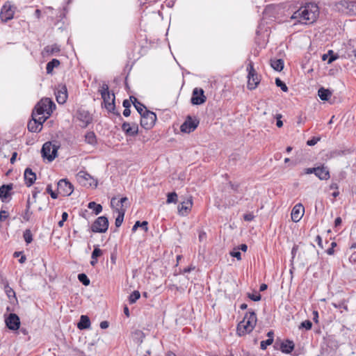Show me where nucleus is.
I'll list each match as a JSON object with an SVG mask.
<instances>
[{
    "label": "nucleus",
    "instance_id": "f257e3e1",
    "mask_svg": "<svg viewBox=\"0 0 356 356\" xmlns=\"http://www.w3.org/2000/svg\"><path fill=\"white\" fill-rule=\"evenodd\" d=\"M319 8L316 3H309L300 7L293 13L291 19H297L300 24H312L318 18Z\"/></svg>",
    "mask_w": 356,
    "mask_h": 356
},
{
    "label": "nucleus",
    "instance_id": "f03ea898",
    "mask_svg": "<svg viewBox=\"0 0 356 356\" xmlns=\"http://www.w3.org/2000/svg\"><path fill=\"white\" fill-rule=\"evenodd\" d=\"M56 108V104L49 98L42 99L35 106L33 115L39 117L38 120L46 121Z\"/></svg>",
    "mask_w": 356,
    "mask_h": 356
},
{
    "label": "nucleus",
    "instance_id": "7ed1b4c3",
    "mask_svg": "<svg viewBox=\"0 0 356 356\" xmlns=\"http://www.w3.org/2000/svg\"><path fill=\"white\" fill-rule=\"evenodd\" d=\"M257 321V315L254 312L247 313L243 320L238 324L237 334L243 336L252 332L256 325Z\"/></svg>",
    "mask_w": 356,
    "mask_h": 356
},
{
    "label": "nucleus",
    "instance_id": "20e7f679",
    "mask_svg": "<svg viewBox=\"0 0 356 356\" xmlns=\"http://www.w3.org/2000/svg\"><path fill=\"white\" fill-rule=\"evenodd\" d=\"M99 92L106 109L109 112L113 111L115 108V95L109 92L108 85L103 83L100 87Z\"/></svg>",
    "mask_w": 356,
    "mask_h": 356
},
{
    "label": "nucleus",
    "instance_id": "39448f33",
    "mask_svg": "<svg viewBox=\"0 0 356 356\" xmlns=\"http://www.w3.org/2000/svg\"><path fill=\"white\" fill-rule=\"evenodd\" d=\"M58 149V146L55 143L47 142L42 147V156L51 162L57 156Z\"/></svg>",
    "mask_w": 356,
    "mask_h": 356
},
{
    "label": "nucleus",
    "instance_id": "423d86ee",
    "mask_svg": "<svg viewBox=\"0 0 356 356\" xmlns=\"http://www.w3.org/2000/svg\"><path fill=\"white\" fill-rule=\"evenodd\" d=\"M156 120V115L154 112L145 110L140 116V125L145 129H149L154 125Z\"/></svg>",
    "mask_w": 356,
    "mask_h": 356
},
{
    "label": "nucleus",
    "instance_id": "0eeeda50",
    "mask_svg": "<svg viewBox=\"0 0 356 356\" xmlns=\"http://www.w3.org/2000/svg\"><path fill=\"white\" fill-rule=\"evenodd\" d=\"M76 179L84 186L96 187L97 186V181L86 171L81 170L76 175Z\"/></svg>",
    "mask_w": 356,
    "mask_h": 356
},
{
    "label": "nucleus",
    "instance_id": "6e6552de",
    "mask_svg": "<svg viewBox=\"0 0 356 356\" xmlns=\"http://www.w3.org/2000/svg\"><path fill=\"white\" fill-rule=\"evenodd\" d=\"M108 227V220L105 216L98 217L91 226V230L95 233H104Z\"/></svg>",
    "mask_w": 356,
    "mask_h": 356
},
{
    "label": "nucleus",
    "instance_id": "1a4fd4ad",
    "mask_svg": "<svg viewBox=\"0 0 356 356\" xmlns=\"http://www.w3.org/2000/svg\"><path fill=\"white\" fill-rule=\"evenodd\" d=\"M247 70L248 71V88L250 90L255 89L259 83L260 79L256 73L252 63L248 65Z\"/></svg>",
    "mask_w": 356,
    "mask_h": 356
},
{
    "label": "nucleus",
    "instance_id": "9d476101",
    "mask_svg": "<svg viewBox=\"0 0 356 356\" xmlns=\"http://www.w3.org/2000/svg\"><path fill=\"white\" fill-rule=\"evenodd\" d=\"M198 124L199 121L197 119L188 116L185 122L181 125L180 130L183 133L189 134L197 128Z\"/></svg>",
    "mask_w": 356,
    "mask_h": 356
},
{
    "label": "nucleus",
    "instance_id": "9b49d317",
    "mask_svg": "<svg viewBox=\"0 0 356 356\" xmlns=\"http://www.w3.org/2000/svg\"><path fill=\"white\" fill-rule=\"evenodd\" d=\"M206 97L203 89L195 88L193 90L191 103L193 105H200L206 102Z\"/></svg>",
    "mask_w": 356,
    "mask_h": 356
},
{
    "label": "nucleus",
    "instance_id": "f8f14e48",
    "mask_svg": "<svg viewBox=\"0 0 356 356\" xmlns=\"http://www.w3.org/2000/svg\"><path fill=\"white\" fill-rule=\"evenodd\" d=\"M55 95L57 102L63 104L66 102L67 99V89L65 85L60 84L55 90Z\"/></svg>",
    "mask_w": 356,
    "mask_h": 356
},
{
    "label": "nucleus",
    "instance_id": "ddd939ff",
    "mask_svg": "<svg viewBox=\"0 0 356 356\" xmlns=\"http://www.w3.org/2000/svg\"><path fill=\"white\" fill-rule=\"evenodd\" d=\"M57 185L58 193L63 196H68L73 192L72 185L66 179H60Z\"/></svg>",
    "mask_w": 356,
    "mask_h": 356
},
{
    "label": "nucleus",
    "instance_id": "4468645a",
    "mask_svg": "<svg viewBox=\"0 0 356 356\" xmlns=\"http://www.w3.org/2000/svg\"><path fill=\"white\" fill-rule=\"evenodd\" d=\"M14 8L11 6L9 3H5L1 10L0 17L2 21L8 22L13 18L14 16Z\"/></svg>",
    "mask_w": 356,
    "mask_h": 356
},
{
    "label": "nucleus",
    "instance_id": "2eb2a0df",
    "mask_svg": "<svg viewBox=\"0 0 356 356\" xmlns=\"http://www.w3.org/2000/svg\"><path fill=\"white\" fill-rule=\"evenodd\" d=\"M339 5L343 8L346 13L356 16V1L353 0H341Z\"/></svg>",
    "mask_w": 356,
    "mask_h": 356
},
{
    "label": "nucleus",
    "instance_id": "dca6fc26",
    "mask_svg": "<svg viewBox=\"0 0 356 356\" xmlns=\"http://www.w3.org/2000/svg\"><path fill=\"white\" fill-rule=\"evenodd\" d=\"M7 327L12 330L19 329L20 325V320L19 316L15 314H10L5 320Z\"/></svg>",
    "mask_w": 356,
    "mask_h": 356
},
{
    "label": "nucleus",
    "instance_id": "f3484780",
    "mask_svg": "<svg viewBox=\"0 0 356 356\" xmlns=\"http://www.w3.org/2000/svg\"><path fill=\"white\" fill-rule=\"evenodd\" d=\"M39 118V117L32 115V120L29 121L27 125L29 131L36 133L42 130V124L44 121L38 120Z\"/></svg>",
    "mask_w": 356,
    "mask_h": 356
},
{
    "label": "nucleus",
    "instance_id": "a211bd4d",
    "mask_svg": "<svg viewBox=\"0 0 356 356\" xmlns=\"http://www.w3.org/2000/svg\"><path fill=\"white\" fill-rule=\"evenodd\" d=\"M305 213V208L301 204H296L291 211V220L295 222H299L302 218Z\"/></svg>",
    "mask_w": 356,
    "mask_h": 356
},
{
    "label": "nucleus",
    "instance_id": "6ab92c4d",
    "mask_svg": "<svg viewBox=\"0 0 356 356\" xmlns=\"http://www.w3.org/2000/svg\"><path fill=\"white\" fill-rule=\"evenodd\" d=\"M347 152V150H343L340 149H332L325 153L323 159L325 161H327L329 160L342 156L345 155Z\"/></svg>",
    "mask_w": 356,
    "mask_h": 356
},
{
    "label": "nucleus",
    "instance_id": "aec40b11",
    "mask_svg": "<svg viewBox=\"0 0 356 356\" xmlns=\"http://www.w3.org/2000/svg\"><path fill=\"white\" fill-rule=\"evenodd\" d=\"M122 131L128 136H134L138 134V127L137 124L124 122L122 125Z\"/></svg>",
    "mask_w": 356,
    "mask_h": 356
},
{
    "label": "nucleus",
    "instance_id": "412c9836",
    "mask_svg": "<svg viewBox=\"0 0 356 356\" xmlns=\"http://www.w3.org/2000/svg\"><path fill=\"white\" fill-rule=\"evenodd\" d=\"M193 205V202L191 198H188L186 200L182 202L178 206V213L181 216H186L188 212L191 211Z\"/></svg>",
    "mask_w": 356,
    "mask_h": 356
},
{
    "label": "nucleus",
    "instance_id": "4be33fe9",
    "mask_svg": "<svg viewBox=\"0 0 356 356\" xmlns=\"http://www.w3.org/2000/svg\"><path fill=\"white\" fill-rule=\"evenodd\" d=\"M315 175L321 180H327L330 177L328 168L324 165L316 167Z\"/></svg>",
    "mask_w": 356,
    "mask_h": 356
},
{
    "label": "nucleus",
    "instance_id": "5701e85b",
    "mask_svg": "<svg viewBox=\"0 0 356 356\" xmlns=\"http://www.w3.org/2000/svg\"><path fill=\"white\" fill-rule=\"evenodd\" d=\"M60 51V47L58 44L46 46L42 51L44 56L56 55Z\"/></svg>",
    "mask_w": 356,
    "mask_h": 356
},
{
    "label": "nucleus",
    "instance_id": "b1692460",
    "mask_svg": "<svg viewBox=\"0 0 356 356\" xmlns=\"http://www.w3.org/2000/svg\"><path fill=\"white\" fill-rule=\"evenodd\" d=\"M25 179V184L27 186H31L36 179L35 174L32 171L31 168H26L24 173Z\"/></svg>",
    "mask_w": 356,
    "mask_h": 356
},
{
    "label": "nucleus",
    "instance_id": "393cba45",
    "mask_svg": "<svg viewBox=\"0 0 356 356\" xmlns=\"http://www.w3.org/2000/svg\"><path fill=\"white\" fill-rule=\"evenodd\" d=\"M78 118L83 122L84 126H87L92 122V117L88 111L80 110L78 113Z\"/></svg>",
    "mask_w": 356,
    "mask_h": 356
},
{
    "label": "nucleus",
    "instance_id": "a878e982",
    "mask_svg": "<svg viewBox=\"0 0 356 356\" xmlns=\"http://www.w3.org/2000/svg\"><path fill=\"white\" fill-rule=\"evenodd\" d=\"M318 95L321 100L327 101L332 95V91L321 87L318 90Z\"/></svg>",
    "mask_w": 356,
    "mask_h": 356
},
{
    "label": "nucleus",
    "instance_id": "bb28decb",
    "mask_svg": "<svg viewBox=\"0 0 356 356\" xmlns=\"http://www.w3.org/2000/svg\"><path fill=\"white\" fill-rule=\"evenodd\" d=\"M294 348V343L292 341L286 340L281 343L280 349L282 353H290Z\"/></svg>",
    "mask_w": 356,
    "mask_h": 356
},
{
    "label": "nucleus",
    "instance_id": "cd10ccee",
    "mask_svg": "<svg viewBox=\"0 0 356 356\" xmlns=\"http://www.w3.org/2000/svg\"><path fill=\"white\" fill-rule=\"evenodd\" d=\"M90 326V318L85 315H82L80 318V321L78 323L77 327L80 330H85L89 328Z\"/></svg>",
    "mask_w": 356,
    "mask_h": 356
},
{
    "label": "nucleus",
    "instance_id": "c85d7f7f",
    "mask_svg": "<svg viewBox=\"0 0 356 356\" xmlns=\"http://www.w3.org/2000/svg\"><path fill=\"white\" fill-rule=\"evenodd\" d=\"M130 99L133 103L134 107L140 114V117L144 113L145 110H147L146 107L141 104L135 97H130Z\"/></svg>",
    "mask_w": 356,
    "mask_h": 356
},
{
    "label": "nucleus",
    "instance_id": "c756f323",
    "mask_svg": "<svg viewBox=\"0 0 356 356\" xmlns=\"http://www.w3.org/2000/svg\"><path fill=\"white\" fill-rule=\"evenodd\" d=\"M126 209L124 208H117L118 216L115 218V225L119 227L122 224Z\"/></svg>",
    "mask_w": 356,
    "mask_h": 356
},
{
    "label": "nucleus",
    "instance_id": "7c9ffc66",
    "mask_svg": "<svg viewBox=\"0 0 356 356\" xmlns=\"http://www.w3.org/2000/svg\"><path fill=\"white\" fill-rule=\"evenodd\" d=\"M270 65L275 70H276L277 72H280L284 68V60L281 58L271 59L270 60Z\"/></svg>",
    "mask_w": 356,
    "mask_h": 356
},
{
    "label": "nucleus",
    "instance_id": "2f4dec72",
    "mask_svg": "<svg viewBox=\"0 0 356 356\" xmlns=\"http://www.w3.org/2000/svg\"><path fill=\"white\" fill-rule=\"evenodd\" d=\"M12 188V185H3L0 186V197L7 198Z\"/></svg>",
    "mask_w": 356,
    "mask_h": 356
},
{
    "label": "nucleus",
    "instance_id": "473e14b6",
    "mask_svg": "<svg viewBox=\"0 0 356 356\" xmlns=\"http://www.w3.org/2000/svg\"><path fill=\"white\" fill-rule=\"evenodd\" d=\"M60 65L58 59H53L47 64L46 70L47 74H51L55 67Z\"/></svg>",
    "mask_w": 356,
    "mask_h": 356
},
{
    "label": "nucleus",
    "instance_id": "72a5a7b5",
    "mask_svg": "<svg viewBox=\"0 0 356 356\" xmlns=\"http://www.w3.org/2000/svg\"><path fill=\"white\" fill-rule=\"evenodd\" d=\"M347 303L348 300L343 299L339 302H332V305L336 309H343L347 312L348 311Z\"/></svg>",
    "mask_w": 356,
    "mask_h": 356
},
{
    "label": "nucleus",
    "instance_id": "f704fd0d",
    "mask_svg": "<svg viewBox=\"0 0 356 356\" xmlns=\"http://www.w3.org/2000/svg\"><path fill=\"white\" fill-rule=\"evenodd\" d=\"M85 141L90 145H95L97 143L95 133L92 131L87 132L85 135Z\"/></svg>",
    "mask_w": 356,
    "mask_h": 356
},
{
    "label": "nucleus",
    "instance_id": "c9c22d12",
    "mask_svg": "<svg viewBox=\"0 0 356 356\" xmlns=\"http://www.w3.org/2000/svg\"><path fill=\"white\" fill-rule=\"evenodd\" d=\"M88 207L92 209L96 215L100 213L102 211V207L99 204H97L95 202H90L88 203Z\"/></svg>",
    "mask_w": 356,
    "mask_h": 356
},
{
    "label": "nucleus",
    "instance_id": "e433bc0d",
    "mask_svg": "<svg viewBox=\"0 0 356 356\" xmlns=\"http://www.w3.org/2000/svg\"><path fill=\"white\" fill-rule=\"evenodd\" d=\"M30 208H31V204H30V201L29 199L27 201L26 210L22 215V218H23L24 220L26 222H28L30 220L31 216L32 215V212L30 211Z\"/></svg>",
    "mask_w": 356,
    "mask_h": 356
},
{
    "label": "nucleus",
    "instance_id": "4c0bfd02",
    "mask_svg": "<svg viewBox=\"0 0 356 356\" xmlns=\"http://www.w3.org/2000/svg\"><path fill=\"white\" fill-rule=\"evenodd\" d=\"M138 227H142L143 229L145 232H147L148 230L147 222V221H143L142 222H140V221H136V223L134 224V225L132 227V231L133 232H136V230Z\"/></svg>",
    "mask_w": 356,
    "mask_h": 356
},
{
    "label": "nucleus",
    "instance_id": "58836bf2",
    "mask_svg": "<svg viewBox=\"0 0 356 356\" xmlns=\"http://www.w3.org/2000/svg\"><path fill=\"white\" fill-rule=\"evenodd\" d=\"M140 292L138 291H134L129 296V301L131 304L135 303L140 298Z\"/></svg>",
    "mask_w": 356,
    "mask_h": 356
},
{
    "label": "nucleus",
    "instance_id": "ea45409f",
    "mask_svg": "<svg viewBox=\"0 0 356 356\" xmlns=\"http://www.w3.org/2000/svg\"><path fill=\"white\" fill-rule=\"evenodd\" d=\"M23 237L27 244H29L33 241V235L30 229H26L24 232Z\"/></svg>",
    "mask_w": 356,
    "mask_h": 356
},
{
    "label": "nucleus",
    "instance_id": "a19ab883",
    "mask_svg": "<svg viewBox=\"0 0 356 356\" xmlns=\"http://www.w3.org/2000/svg\"><path fill=\"white\" fill-rule=\"evenodd\" d=\"M78 279L85 286H88L90 284V280L84 273L79 274Z\"/></svg>",
    "mask_w": 356,
    "mask_h": 356
},
{
    "label": "nucleus",
    "instance_id": "79ce46f5",
    "mask_svg": "<svg viewBox=\"0 0 356 356\" xmlns=\"http://www.w3.org/2000/svg\"><path fill=\"white\" fill-rule=\"evenodd\" d=\"M177 200V195L175 192L170 193L168 194L166 202L168 204L176 203Z\"/></svg>",
    "mask_w": 356,
    "mask_h": 356
},
{
    "label": "nucleus",
    "instance_id": "37998d69",
    "mask_svg": "<svg viewBox=\"0 0 356 356\" xmlns=\"http://www.w3.org/2000/svg\"><path fill=\"white\" fill-rule=\"evenodd\" d=\"M275 84L277 87H280L284 92L288 91V87L279 78L275 79Z\"/></svg>",
    "mask_w": 356,
    "mask_h": 356
},
{
    "label": "nucleus",
    "instance_id": "c03bdc74",
    "mask_svg": "<svg viewBox=\"0 0 356 356\" xmlns=\"http://www.w3.org/2000/svg\"><path fill=\"white\" fill-rule=\"evenodd\" d=\"M102 254V250L99 248L98 245L95 246L94 250L92 252L91 259H97Z\"/></svg>",
    "mask_w": 356,
    "mask_h": 356
},
{
    "label": "nucleus",
    "instance_id": "a18cd8bd",
    "mask_svg": "<svg viewBox=\"0 0 356 356\" xmlns=\"http://www.w3.org/2000/svg\"><path fill=\"white\" fill-rule=\"evenodd\" d=\"M273 339H268L266 340L261 341V344H260L261 349L266 350L267 346L271 345L273 343Z\"/></svg>",
    "mask_w": 356,
    "mask_h": 356
},
{
    "label": "nucleus",
    "instance_id": "49530a36",
    "mask_svg": "<svg viewBox=\"0 0 356 356\" xmlns=\"http://www.w3.org/2000/svg\"><path fill=\"white\" fill-rule=\"evenodd\" d=\"M230 255L233 257L237 259V260H241V254L239 252L238 248H234L232 252H230Z\"/></svg>",
    "mask_w": 356,
    "mask_h": 356
},
{
    "label": "nucleus",
    "instance_id": "de8ad7c7",
    "mask_svg": "<svg viewBox=\"0 0 356 356\" xmlns=\"http://www.w3.org/2000/svg\"><path fill=\"white\" fill-rule=\"evenodd\" d=\"M312 323L309 320H306L302 321L300 325V328H305L307 330H309L312 328Z\"/></svg>",
    "mask_w": 356,
    "mask_h": 356
},
{
    "label": "nucleus",
    "instance_id": "09e8293b",
    "mask_svg": "<svg viewBox=\"0 0 356 356\" xmlns=\"http://www.w3.org/2000/svg\"><path fill=\"white\" fill-rule=\"evenodd\" d=\"M47 192L51 195V198L56 199L58 197V194L51 189V184L47 185Z\"/></svg>",
    "mask_w": 356,
    "mask_h": 356
},
{
    "label": "nucleus",
    "instance_id": "8fccbe9b",
    "mask_svg": "<svg viewBox=\"0 0 356 356\" xmlns=\"http://www.w3.org/2000/svg\"><path fill=\"white\" fill-rule=\"evenodd\" d=\"M248 298L253 301H259L261 300V295L258 293H248Z\"/></svg>",
    "mask_w": 356,
    "mask_h": 356
},
{
    "label": "nucleus",
    "instance_id": "3c124183",
    "mask_svg": "<svg viewBox=\"0 0 356 356\" xmlns=\"http://www.w3.org/2000/svg\"><path fill=\"white\" fill-rule=\"evenodd\" d=\"M5 291H6V293L7 296H8V298H11V297H15V291L10 286H6L5 287Z\"/></svg>",
    "mask_w": 356,
    "mask_h": 356
},
{
    "label": "nucleus",
    "instance_id": "603ef678",
    "mask_svg": "<svg viewBox=\"0 0 356 356\" xmlns=\"http://www.w3.org/2000/svg\"><path fill=\"white\" fill-rule=\"evenodd\" d=\"M320 140L319 137H313L310 140H308L307 142V145L309 146H313L316 145Z\"/></svg>",
    "mask_w": 356,
    "mask_h": 356
},
{
    "label": "nucleus",
    "instance_id": "864d4df0",
    "mask_svg": "<svg viewBox=\"0 0 356 356\" xmlns=\"http://www.w3.org/2000/svg\"><path fill=\"white\" fill-rule=\"evenodd\" d=\"M337 246V243L336 242H332L331 243V246L330 248H329L327 250H326V252L327 254L329 255H332L334 254V248Z\"/></svg>",
    "mask_w": 356,
    "mask_h": 356
},
{
    "label": "nucleus",
    "instance_id": "5fc2aeb1",
    "mask_svg": "<svg viewBox=\"0 0 356 356\" xmlns=\"http://www.w3.org/2000/svg\"><path fill=\"white\" fill-rule=\"evenodd\" d=\"M8 217V213L4 210L0 211V221H4Z\"/></svg>",
    "mask_w": 356,
    "mask_h": 356
},
{
    "label": "nucleus",
    "instance_id": "6e6d98bb",
    "mask_svg": "<svg viewBox=\"0 0 356 356\" xmlns=\"http://www.w3.org/2000/svg\"><path fill=\"white\" fill-rule=\"evenodd\" d=\"M281 118H282V115L281 114H277L276 115V119H277L276 125L278 127H282L283 126V122L281 120Z\"/></svg>",
    "mask_w": 356,
    "mask_h": 356
},
{
    "label": "nucleus",
    "instance_id": "4d7b16f0",
    "mask_svg": "<svg viewBox=\"0 0 356 356\" xmlns=\"http://www.w3.org/2000/svg\"><path fill=\"white\" fill-rule=\"evenodd\" d=\"M316 171V168H305L304 170V172L305 174H312L314 173L315 175V172Z\"/></svg>",
    "mask_w": 356,
    "mask_h": 356
},
{
    "label": "nucleus",
    "instance_id": "13d9d810",
    "mask_svg": "<svg viewBox=\"0 0 356 356\" xmlns=\"http://www.w3.org/2000/svg\"><path fill=\"white\" fill-rule=\"evenodd\" d=\"M243 218L245 221H251L254 218V215L252 213H246L243 216Z\"/></svg>",
    "mask_w": 356,
    "mask_h": 356
},
{
    "label": "nucleus",
    "instance_id": "bf43d9fd",
    "mask_svg": "<svg viewBox=\"0 0 356 356\" xmlns=\"http://www.w3.org/2000/svg\"><path fill=\"white\" fill-rule=\"evenodd\" d=\"M108 325H109V323L106 321H104L100 323V327L102 329H106L108 327Z\"/></svg>",
    "mask_w": 356,
    "mask_h": 356
},
{
    "label": "nucleus",
    "instance_id": "052dcab7",
    "mask_svg": "<svg viewBox=\"0 0 356 356\" xmlns=\"http://www.w3.org/2000/svg\"><path fill=\"white\" fill-rule=\"evenodd\" d=\"M124 108H129L131 106V102L128 99H124L122 103Z\"/></svg>",
    "mask_w": 356,
    "mask_h": 356
},
{
    "label": "nucleus",
    "instance_id": "680f3d73",
    "mask_svg": "<svg viewBox=\"0 0 356 356\" xmlns=\"http://www.w3.org/2000/svg\"><path fill=\"white\" fill-rule=\"evenodd\" d=\"M337 58V56L336 55H331L330 56H329L328 58V60H327V63L328 64H331L333 61H334Z\"/></svg>",
    "mask_w": 356,
    "mask_h": 356
},
{
    "label": "nucleus",
    "instance_id": "e2e57ef3",
    "mask_svg": "<svg viewBox=\"0 0 356 356\" xmlns=\"http://www.w3.org/2000/svg\"><path fill=\"white\" fill-rule=\"evenodd\" d=\"M342 220L340 217H338L334 220V226L337 227L341 224Z\"/></svg>",
    "mask_w": 356,
    "mask_h": 356
},
{
    "label": "nucleus",
    "instance_id": "0e129e2a",
    "mask_svg": "<svg viewBox=\"0 0 356 356\" xmlns=\"http://www.w3.org/2000/svg\"><path fill=\"white\" fill-rule=\"evenodd\" d=\"M237 248L239 250H242L243 252H246L248 250V246L245 244H241L240 246Z\"/></svg>",
    "mask_w": 356,
    "mask_h": 356
},
{
    "label": "nucleus",
    "instance_id": "69168bd1",
    "mask_svg": "<svg viewBox=\"0 0 356 356\" xmlns=\"http://www.w3.org/2000/svg\"><path fill=\"white\" fill-rule=\"evenodd\" d=\"M17 155V152H13V155H12V156L10 158V163H15V161L16 160Z\"/></svg>",
    "mask_w": 356,
    "mask_h": 356
},
{
    "label": "nucleus",
    "instance_id": "338daca9",
    "mask_svg": "<svg viewBox=\"0 0 356 356\" xmlns=\"http://www.w3.org/2000/svg\"><path fill=\"white\" fill-rule=\"evenodd\" d=\"M130 113H131V111H130V109L129 108H124V111H123V115L125 116V117H128L130 115Z\"/></svg>",
    "mask_w": 356,
    "mask_h": 356
},
{
    "label": "nucleus",
    "instance_id": "774afa93",
    "mask_svg": "<svg viewBox=\"0 0 356 356\" xmlns=\"http://www.w3.org/2000/svg\"><path fill=\"white\" fill-rule=\"evenodd\" d=\"M350 261L353 263H356V254H353L350 257Z\"/></svg>",
    "mask_w": 356,
    "mask_h": 356
}]
</instances>
